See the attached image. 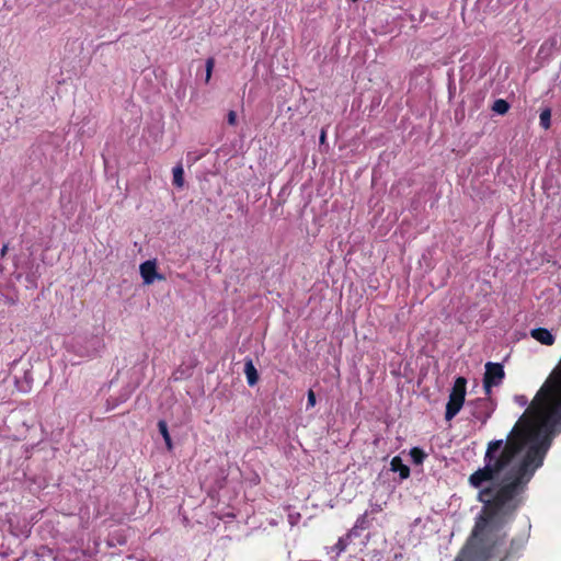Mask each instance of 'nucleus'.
Masks as SVG:
<instances>
[{
	"label": "nucleus",
	"mask_w": 561,
	"mask_h": 561,
	"mask_svg": "<svg viewBox=\"0 0 561 561\" xmlns=\"http://www.w3.org/2000/svg\"><path fill=\"white\" fill-rule=\"evenodd\" d=\"M382 508L380 505H375L371 510L373 513H377V512H380Z\"/></svg>",
	"instance_id": "nucleus-22"
},
{
	"label": "nucleus",
	"mask_w": 561,
	"mask_h": 561,
	"mask_svg": "<svg viewBox=\"0 0 561 561\" xmlns=\"http://www.w3.org/2000/svg\"><path fill=\"white\" fill-rule=\"evenodd\" d=\"M467 379L465 377H457L451 391L449 393L448 402L446 404L445 420L451 421L461 410L466 399Z\"/></svg>",
	"instance_id": "nucleus-2"
},
{
	"label": "nucleus",
	"mask_w": 561,
	"mask_h": 561,
	"mask_svg": "<svg viewBox=\"0 0 561 561\" xmlns=\"http://www.w3.org/2000/svg\"><path fill=\"white\" fill-rule=\"evenodd\" d=\"M468 407L471 408V415L481 423H485L494 411V404L489 398L472 400L468 403Z\"/></svg>",
	"instance_id": "nucleus-4"
},
{
	"label": "nucleus",
	"mask_w": 561,
	"mask_h": 561,
	"mask_svg": "<svg viewBox=\"0 0 561 561\" xmlns=\"http://www.w3.org/2000/svg\"><path fill=\"white\" fill-rule=\"evenodd\" d=\"M390 468L393 472H399V476L402 480L410 477V468L403 463L399 456H396L391 459Z\"/></svg>",
	"instance_id": "nucleus-8"
},
{
	"label": "nucleus",
	"mask_w": 561,
	"mask_h": 561,
	"mask_svg": "<svg viewBox=\"0 0 561 561\" xmlns=\"http://www.w3.org/2000/svg\"><path fill=\"white\" fill-rule=\"evenodd\" d=\"M516 400L520 405H525L527 403V398L525 396H518L516 397Z\"/></svg>",
	"instance_id": "nucleus-18"
},
{
	"label": "nucleus",
	"mask_w": 561,
	"mask_h": 561,
	"mask_svg": "<svg viewBox=\"0 0 561 561\" xmlns=\"http://www.w3.org/2000/svg\"><path fill=\"white\" fill-rule=\"evenodd\" d=\"M539 124L543 129H549L551 126V110L546 107L541 111L539 116Z\"/></svg>",
	"instance_id": "nucleus-13"
},
{
	"label": "nucleus",
	"mask_w": 561,
	"mask_h": 561,
	"mask_svg": "<svg viewBox=\"0 0 561 561\" xmlns=\"http://www.w3.org/2000/svg\"><path fill=\"white\" fill-rule=\"evenodd\" d=\"M158 430L165 442L168 450H172L173 444H172V439H171V436H170V433L168 430V424L164 420H160L158 422Z\"/></svg>",
	"instance_id": "nucleus-9"
},
{
	"label": "nucleus",
	"mask_w": 561,
	"mask_h": 561,
	"mask_svg": "<svg viewBox=\"0 0 561 561\" xmlns=\"http://www.w3.org/2000/svg\"><path fill=\"white\" fill-rule=\"evenodd\" d=\"M525 455L516 463L513 460L492 480L483 482L478 500L483 503L473 529L455 561H516L526 548L528 536L513 537L505 547L504 525L522 505V495L536 470L543 463L550 439L527 445Z\"/></svg>",
	"instance_id": "nucleus-1"
},
{
	"label": "nucleus",
	"mask_w": 561,
	"mask_h": 561,
	"mask_svg": "<svg viewBox=\"0 0 561 561\" xmlns=\"http://www.w3.org/2000/svg\"><path fill=\"white\" fill-rule=\"evenodd\" d=\"M340 550H344L345 549V545L343 543L342 539L339 540L337 545Z\"/></svg>",
	"instance_id": "nucleus-21"
},
{
	"label": "nucleus",
	"mask_w": 561,
	"mask_h": 561,
	"mask_svg": "<svg viewBox=\"0 0 561 561\" xmlns=\"http://www.w3.org/2000/svg\"><path fill=\"white\" fill-rule=\"evenodd\" d=\"M227 122L229 125L234 126L237 124V113L234 111H229L227 114Z\"/></svg>",
	"instance_id": "nucleus-17"
},
{
	"label": "nucleus",
	"mask_w": 561,
	"mask_h": 561,
	"mask_svg": "<svg viewBox=\"0 0 561 561\" xmlns=\"http://www.w3.org/2000/svg\"><path fill=\"white\" fill-rule=\"evenodd\" d=\"M325 139H327V131H325V129H322L321 134H320V144H324Z\"/></svg>",
	"instance_id": "nucleus-20"
},
{
	"label": "nucleus",
	"mask_w": 561,
	"mask_h": 561,
	"mask_svg": "<svg viewBox=\"0 0 561 561\" xmlns=\"http://www.w3.org/2000/svg\"><path fill=\"white\" fill-rule=\"evenodd\" d=\"M368 513L365 512L363 515H360L355 524L356 528L366 529L368 527Z\"/></svg>",
	"instance_id": "nucleus-14"
},
{
	"label": "nucleus",
	"mask_w": 561,
	"mask_h": 561,
	"mask_svg": "<svg viewBox=\"0 0 561 561\" xmlns=\"http://www.w3.org/2000/svg\"><path fill=\"white\" fill-rule=\"evenodd\" d=\"M244 374L249 386H254L259 381V373L251 358L244 360Z\"/></svg>",
	"instance_id": "nucleus-7"
},
{
	"label": "nucleus",
	"mask_w": 561,
	"mask_h": 561,
	"mask_svg": "<svg viewBox=\"0 0 561 561\" xmlns=\"http://www.w3.org/2000/svg\"><path fill=\"white\" fill-rule=\"evenodd\" d=\"M508 110H510V104L504 99L495 100L492 105V111L500 115L506 114L508 112Z\"/></svg>",
	"instance_id": "nucleus-12"
},
{
	"label": "nucleus",
	"mask_w": 561,
	"mask_h": 561,
	"mask_svg": "<svg viewBox=\"0 0 561 561\" xmlns=\"http://www.w3.org/2000/svg\"><path fill=\"white\" fill-rule=\"evenodd\" d=\"M139 272L146 285H151L156 279L164 280V276L157 272L156 260H148L141 263Z\"/></svg>",
	"instance_id": "nucleus-5"
},
{
	"label": "nucleus",
	"mask_w": 561,
	"mask_h": 561,
	"mask_svg": "<svg viewBox=\"0 0 561 561\" xmlns=\"http://www.w3.org/2000/svg\"><path fill=\"white\" fill-rule=\"evenodd\" d=\"M505 377L504 368L499 363H486L483 377V388L486 396H490L491 389L499 386Z\"/></svg>",
	"instance_id": "nucleus-3"
},
{
	"label": "nucleus",
	"mask_w": 561,
	"mask_h": 561,
	"mask_svg": "<svg viewBox=\"0 0 561 561\" xmlns=\"http://www.w3.org/2000/svg\"><path fill=\"white\" fill-rule=\"evenodd\" d=\"M410 457L415 465H422L427 455L420 447H413L410 450Z\"/></svg>",
	"instance_id": "nucleus-11"
},
{
	"label": "nucleus",
	"mask_w": 561,
	"mask_h": 561,
	"mask_svg": "<svg viewBox=\"0 0 561 561\" xmlns=\"http://www.w3.org/2000/svg\"><path fill=\"white\" fill-rule=\"evenodd\" d=\"M9 247L8 244H3L2 249L0 250V257H4L8 253Z\"/></svg>",
	"instance_id": "nucleus-19"
},
{
	"label": "nucleus",
	"mask_w": 561,
	"mask_h": 561,
	"mask_svg": "<svg viewBox=\"0 0 561 561\" xmlns=\"http://www.w3.org/2000/svg\"><path fill=\"white\" fill-rule=\"evenodd\" d=\"M173 185L176 187H183L184 185V170L182 164H178L173 168Z\"/></svg>",
	"instance_id": "nucleus-10"
},
{
	"label": "nucleus",
	"mask_w": 561,
	"mask_h": 561,
	"mask_svg": "<svg viewBox=\"0 0 561 561\" xmlns=\"http://www.w3.org/2000/svg\"><path fill=\"white\" fill-rule=\"evenodd\" d=\"M316 393L312 389L308 391V401H307V408H313L316 405Z\"/></svg>",
	"instance_id": "nucleus-16"
},
{
	"label": "nucleus",
	"mask_w": 561,
	"mask_h": 561,
	"mask_svg": "<svg viewBox=\"0 0 561 561\" xmlns=\"http://www.w3.org/2000/svg\"><path fill=\"white\" fill-rule=\"evenodd\" d=\"M215 66V59L213 57L206 60V82H208L211 78L213 69Z\"/></svg>",
	"instance_id": "nucleus-15"
},
{
	"label": "nucleus",
	"mask_w": 561,
	"mask_h": 561,
	"mask_svg": "<svg viewBox=\"0 0 561 561\" xmlns=\"http://www.w3.org/2000/svg\"><path fill=\"white\" fill-rule=\"evenodd\" d=\"M530 335L533 339L547 346H551L556 341L552 333L546 328L533 329Z\"/></svg>",
	"instance_id": "nucleus-6"
}]
</instances>
